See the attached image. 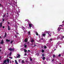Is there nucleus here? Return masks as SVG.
<instances>
[{
    "instance_id": "f257e3e1",
    "label": "nucleus",
    "mask_w": 64,
    "mask_h": 64,
    "mask_svg": "<svg viewBox=\"0 0 64 64\" xmlns=\"http://www.w3.org/2000/svg\"><path fill=\"white\" fill-rule=\"evenodd\" d=\"M60 27H59L58 28V31H60V30L62 29L61 31H64V29L62 28V27H63V25H60L59 26Z\"/></svg>"
},
{
    "instance_id": "0eeeda50",
    "label": "nucleus",
    "mask_w": 64,
    "mask_h": 64,
    "mask_svg": "<svg viewBox=\"0 0 64 64\" xmlns=\"http://www.w3.org/2000/svg\"><path fill=\"white\" fill-rule=\"evenodd\" d=\"M2 23H3L2 22H0V27L2 26Z\"/></svg>"
},
{
    "instance_id": "603ef678",
    "label": "nucleus",
    "mask_w": 64,
    "mask_h": 64,
    "mask_svg": "<svg viewBox=\"0 0 64 64\" xmlns=\"http://www.w3.org/2000/svg\"><path fill=\"white\" fill-rule=\"evenodd\" d=\"M6 14H4L5 16V15H6Z\"/></svg>"
},
{
    "instance_id": "f8f14e48",
    "label": "nucleus",
    "mask_w": 64,
    "mask_h": 64,
    "mask_svg": "<svg viewBox=\"0 0 64 64\" xmlns=\"http://www.w3.org/2000/svg\"><path fill=\"white\" fill-rule=\"evenodd\" d=\"M42 37H44V36H46V34H42Z\"/></svg>"
},
{
    "instance_id": "a19ab883",
    "label": "nucleus",
    "mask_w": 64,
    "mask_h": 64,
    "mask_svg": "<svg viewBox=\"0 0 64 64\" xmlns=\"http://www.w3.org/2000/svg\"><path fill=\"white\" fill-rule=\"evenodd\" d=\"M37 55H38V56L39 55V54L38 53V54H37Z\"/></svg>"
},
{
    "instance_id": "8fccbe9b",
    "label": "nucleus",
    "mask_w": 64,
    "mask_h": 64,
    "mask_svg": "<svg viewBox=\"0 0 64 64\" xmlns=\"http://www.w3.org/2000/svg\"><path fill=\"white\" fill-rule=\"evenodd\" d=\"M10 63H11V61H10Z\"/></svg>"
},
{
    "instance_id": "4c0bfd02",
    "label": "nucleus",
    "mask_w": 64,
    "mask_h": 64,
    "mask_svg": "<svg viewBox=\"0 0 64 64\" xmlns=\"http://www.w3.org/2000/svg\"><path fill=\"white\" fill-rule=\"evenodd\" d=\"M54 59H53V60H52V62H53V61H54Z\"/></svg>"
},
{
    "instance_id": "72a5a7b5",
    "label": "nucleus",
    "mask_w": 64,
    "mask_h": 64,
    "mask_svg": "<svg viewBox=\"0 0 64 64\" xmlns=\"http://www.w3.org/2000/svg\"><path fill=\"white\" fill-rule=\"evenodd\" d=\"M13 42V41H12L11 42H10V43L11 44H12V42Z\"/></svg>"
},
{
    "instance_id": "412c9836",
    "label": "nucleus",
    "mask_w": 64,
    "mask_h": 64,
    "mask_svg": "<svg viewBox=\"0 0 64 64\" xmlns=\"http://www.w3.org/2000/svg\"><path fill=\"white\" fill-rule=\"evenodd\" d=\"M42 59L44 60H45V57H44L42 58Z\"/></svg>"
},
{
    "instance_id": "f03ea898",
    "label": "nucleus",
    "mask_w": 64,
    "mask_h": 64,
    "mask_svg": "<svg viewBox=\"0 0 64 64\" xmlns=\"http://www.w3.org/2000/svg\"><path fill=\"white\" fill-rule=\"evenodd\" d=\"M59 39V38H60V40H63V39L64 38V36H58L57 37Z\"/></svg>"
},
{
    "instance_id": "b1692460",
    "label": "nucleus",
    "mask_w": 64,
    "mask_h": 64,
    "mask_svg": "<svg viewBox=\"0 0 64 64\" xmlns=\"http://www.w3.org/2000/svg\"><path fill=\"white\" fill-rule=\"evenodd\" d=\"M55 55H53V58H55Z\"/></svg>"
},
{
    "instance_id": "680f3d73",
    "label": "nucleus",
    "mask_w": 64,
    "mask_h": 64,
    "mask_svg": "<svg viewBox=\"0 0 64 64\" xmlns=\"http://www.w3.org/2000/svg\"><path fill=\"white\" fill-rule=\"evenodd\" d=\"M56 50V49H54V50Z\"/></svg>"
},
{
    "instance_id": "5fc2aeb1",
    "label": "nucleus",
    "mask_w": 64,
    "mask_h": 64,
    "mask_svg": "<svg viewBox=\"0 0 64 64\" xmlns=\"http://www.w3.org/2000/svg\"><path fill=\"white\" fill-rule=\"evenodd\" d=\"M1 4H0V6H1Z\"/></svg>"
},
{
    "instance_id": "c85d7f7f",
    "label": "nucleus",
    "mask_w": 64,
    "mask_h": 64,
    "mask_svg": "<svg viewBox=\"0 0 64 64\" xmlns=\"http://www.w3.org/2000/svg\"><path fill=\"white\" fill-rule=\"evenodd\" d=\"M2 21H4V20H4V18H2Z\"/></svg>"
},
{
    "instance_id": "dca6fc26",
    "label": "nucleus",
    "mask_w": 64,
    "mask_h": 64,
    "mask_svg": "<svg viewBox=\"0 0 64 64\" xmlns=\"http://www.w3.org/2000/svg\"><path fill=\"white\" fill-rule=\"evenodd\" d=\"M28 35H30L31 34V32L30 31H28Z\"/></svg>"
},
{
    "instance_id": "423d86ee",
    "label": "nucleus",
    "mask_w": 64,
    "mask_h": 64,
    "mask_svg": "<svg viewBox=\"0 0 64 64\" xmlns=\"http://www.w3.org/2000/svg\"><path fill=\"white\" fill-rule=\"evenodd\" d=\"M6 62L7 60H5L4 61L3 63L2 64H5V63H6Z\"/></svg>"
},
{
    "instance_id": "cd10ccee",
    "label": "nucleus",
    "mask_w": 64,
    "mask_h": 64,
    "mask_svg": "<svg viewBox=\"0 0 64 64\" xmlns=\"http://www.w3.org/2000/svg\"><path fill=\"white\" fill-rule=\"evenodd\" d=\"M24 46V47L25 48H26V47H27V45H25Z\"/></svg>"
},
{
    "instance_id": "a18cd8bd",
    "label": "nucleus",
    "mask_w": 64,
    "mask_h": 64,
    "mask_svg": "<svg viewBox=\"0 0 64 64\" xmlns=\"http://www.w3.org/2000/svg\"><path fill=\"white\" fill-rule=\"evenodd\" d=\"M28 52H30V50H28Z\"/></svg>"
},
{
    "instance_id": "20e7f679",
    "label": "nucleus",
    "mask_w": 64,
    "mask_h": 64,
    "mask_svg": "<svg viewBox=\"0 0 64 64\" xmlns=\"http://www.w3.org/2000/svg\"><path fill=\"white\" fill-rule=\"evenodd\" d=\"M28 25H29L30 28H31V27L33 26V24H29Z\"/></svg>"
},
{
    "instance_id": "6e6d98bb",
    "label": "nucleus",
    "mask_w": 64,
    "mask_h": 64,
    "mask_svg": "<svg viewBox=\"0 0 64 64\" xmlns=\"http://www.w3.org/2000/svg\"><path fill=\"white\" fill-rule=\"evenodd\" d=\"M7 15H8V14L7 13Z\"/></svg>"
},
{
    "instance_id": "69168bd1",
    "label": "nucleus",
    "mask_w": 64,
    "mask_h": 64,
    "mask_svg": "<svg viewBox=\"0 0 64 64\" xmlns=\"http://www.w3.org/2000/svg\"><path fill=\"white\" fill-rule=\"evenodd\" d=\"M48 34H49V33H48Z\"/></svg>"
},
{
    "instance_id": "f704fd0d",
    "label": "nucleus",
    "mask_w": 64,
    "mask_h": 64,
    "mask_svg": "<svg viewBox=\"0 0 64 64\" xmlns=\"http://www.w3.org/2000/svg\"><path fill=\"white\" fill-rule=\"evenodd\" d=\"M30 61H32V58H30Z\"/></svg>"
},
{
    "instance_id": "2f4dec72",
    "label": "nucleus",
    "mask_w": 64,
    "mask_h": 64,
    "mask_svg": "<svg viewBox=\"0 0 64 64\" xmlns=\"http://www.w3.org/2000/svg\"><path fill=\"white\" fill-rule=\"evenodd\" d=\"M50 41H52V39L50 38Z\"/></svg>"
},
{
    "instance_id": "39448f33",
    "label": "nucleus",
    "mask_w": 64,
    "mask_h": 64,
    "mask_svg": "<svg viewBox=\"0 0 64 64\" xmlns=\"http://www.w3.org/2000/svg\"><path fill=\"white\" fill-rule=\"evenodd\" d=\"M17 55H18V56H16V58H20V55L19 54H17Z\"/></svg>"
},
{
    "instance_id": "6ab92c4d",
    "label": "nucleus",
    "mask_w": 64,
    "mask_h": 64,
    "mask_svg": "<svg viewBox=\"0 0 64 64\" xmlns=\"http://www.w3.org/2000/svg\"><path fill=\"white\" fill-rule=\"evenodd\" d=\"M36 35H37V36L39 35V34H38V32H36Z\"/></svg>"
},
{
    "instance_id": "5701e85b",
    "label": "nucleus",
    "mask_w": 64,
    "mask_h": 64,
    "mask_svg": "<svg viewBox=\"0 0 64 64\" xmlns=\"http://www.w3.org/2000/svg\"><path fill=\"white\" fill-rule=\"evenodd\" d=\"M12 54V52H11L10 53V55H11Z\"/></svg>"
},
{
    "instance_id": "1a4fd4ad",
    "label": "nucleus",
    "mask_w": 64,
    "mask_h": 64,
    "mask_svg": "<svg viewBox=\"0 0 64 64\" xmlns=\"http://www.w3.org/2000/svg\"><path fill=\"white\" fill-rule=\"evenodd\" d=\"M7 61L8 62V63H9V61H10V60L9 59H8L7 60Z\"/></svg>"
},
{
    "instance_id": "7ed1b4c3",
    "label": "nucleus",
    "mask_w": 64,
    "mask_h": 64,
    "mask_svg": "<svg viewBox=\"0 0 64 64\" xmlns=\"http://www.w3.org/2000/svg\"><path fill=\"white\" fill-rule=\"evenodd\" d=\"M9 50L10 51H14V48L12 49L11 48H10L9 49Z\"/></svg>"
},
{
    "instance_id": "473e14b6",
    "label": "nucleus",
    "mask_w": 64,
    "mask_h": 64,
    "mask_svg": "<svg viewBox=\"0 0 64 64\" xmlns=\"http://www.w3.org/2000/svg\"><path fill=\"white\" fill-rule=\"evenodd\" d=\"M15 63H18L17 62V60H15Z\"/></svg>"
},
{
    "instance_id": "e2e57ef3",
    "label": "nucleus",
    "mask_w": 64,
    "mask_h": 64,
    "mask_svg": "<svg viewBox=\"0 0 64 64\" xmlns=\"http://www.w3.org/2000/svg\"><path fill=\"white\" fill-rule=\"evenodd\" d=\"M0 60H1V58L0 57Z\"/></svg>"
},
{
    "instance_id": "c756f323",
    "label": "nucleus",
    "mask_w": 64,
    "mask_h": 64,
    "mask_svg": "<svg viewBox=\"0 0 64 64\" xmlns=\"http://www.w3.org/2000/svg\"><path fill=\"white\" fill-rule=\"evenodd\" d=\"M5 16L4 15V16H2V17L3 18H4V17H5Z\"/></svg>"
},
{
    "instance_id": "ea45409f",
    "label": "nucleus",
    "mask_w": 64,
    "mask_h": 64,
    "mask_svg": "<svg viewBox=\"0 0 64 64\" xmlns=\"http://www.w3.org/2000/svg\"><path fill=\"white\" fill-rule=\"evenodd\" d=\"M58 56H59V57H60V56H61V54H59L58 55Z\"/></svg>"
},
{
    "instance_id": "052dcab7",
    "label": "nucleus",
    "mask_w": 64,
    "mask_h": 64,
    "mask_svg": "<svg viewBox=\"0 0 64 64\" xmlns=\"http://www.w3.org/2000/svg\"><path fill=\"white\" fill-rule=\"evenodd\" d=\"M5 64H7V63H5Z\"/></svg>"
},
{
    "instance_id": "37998d69",
    "label": "nucleus",
    "mask_w": 64,
    "mask_h": 64,
    "mask_svg": "<svg viewBox=\"0 0 64 64\" xmlns=\"http://www.w3.org/2000/svg\"><path fill=\"white\" fill-rule=\"evenodd\" d=\"M15 36L16 38H17V35H15Z\"/></svg>"
},
{
    "instance_id": "9d476101",
    "label": "nucleus",
    "mask_w": 64,
    "mask_h": 64,
    "mask_svg": "<svg viewBox=\"0 0 64 64\" xmlns=\"http://www.w3.org/2000/svg\"><path fill=\"white\" fill-rule=\"evenodd\" d=\"M4 43V42L3 41V40H2L1 41V42H0V44H3Z\"/></svg>"
},
{
    "instance_id": "f3484780",
    "label": "nucleus",
    "mask_w": 64,
    "mask_h": 64,
    "mask_svg": "<svg viewBox=\"0 0 64 64\" xmlns=\"http://www.w3.org/2000/svg\"><path fill=\"white\" fill-rule=\"evenodd\" d=\"M34 40H31V42H32V43H33V42H34Z\"/></svg>"
},
{
    "instance_id": "79ce46f5",
    "label": "nucleus",
    "mask_w": 64,
    "mask_h": 64,
    "mask_svg": "<svg viewBox=\"0 0 64 64\" xmlns=\"http://www.w3.org/2000/svg\"><path fill=\"white\" fill-rule=\"evenodd\" d=\"M41 40H43V38H42L41 39Z\"/></svg>"
},
{
    "instance_id": "e433bc0d",
    "label": "nucleus",
    "mask_w": 64,
    "mask_h": 64,
    "mask_svg": "<svg viewBox=\"0 0 64 64\" xmlns=\"http://www.w3.org/2000/svg\"><path fill=\"white\" fill-rule=\"evenodd\" d=\"M35 46H36V45H34V46L33 47H35Z\"/></svg>"
},
{
    "instance_id": "2eb2a0df",
    "label": "nucleus",
    "mask_w": 64,
    "mask_h": 64,
    "mask_svg": "<svg viewBox=\"0 0 64 64\" xmlns=\"http://www.w3.org/2000/svg\"><path fill=\"white\" fill-rule=\"evenodd\" d=\"M18 27V26L17 25H15L14 26V27L16 28V29H17Z\"/></svg>"
},
{
    "instance_id": "7c9ffc66",
    "label": "nucleus",
    "mask_w": 64,
    "mask_h": 64,
    "mask_svg": "<svg viewBox=\"0 0 64 64\" xmlns=\"http://www.w3.org/2000/svg\"><path fill=\"white\" fill-rule=\"evenodd\" d=\"M22 63H24V60H22Z\"/></svg>"
},
{
    "instance_id": "864d4df0",
    "label": "nucleus",
    "mask_w": 64,
    "mask_h": 64,
    "mask_svg": "<svg viewBox=\"0 0 64 64\" xmlns=\"http://www.w3.org/2000/svg\"><path fill=\"white\" fill-rule=\"evenodd\" d=\"M1 49H0V52H1Z\"/></svg>"
},
{
    "instance_id": "aec40b11",
    "label": "nucleus",
    "mask_w": 64,
    "mask_h": 64,
    "mask_svg": "<svg viewBox=\"0 0 64 64\" xmlns=\"http://www.w3.org/2000/svg\"><path fill=\"white\" fill-rule=\"evenodd\" d=\"M44 49H46L47 48V46H44Z\"/></svg>"
},
{
    "instance_id": "a878e982",
    "label": "nucleus",
    "mask_w": 64,
    "mask_h": 64,
    "mask_svg": "<svg viewBox=\"0 0 64 64\" xmlns=\"http://www.w3.org/2000/svg\"><path fill=\"white\" fill-rule=\"evenodd\" d=\"M57 45H60V43H59V42H58L57 43Z\"/></svg>"
},
{
    "instance_id": "de8ad7c7",
    "label": "nucleus",
    "mask_w": 64,
    "mask_h": 64,
    "mask_svg": "<svg viewBox=\"0 0 64 64\" xmlns=\"http://www.w3.org/2000/svg\"><path fill=\"white\" fill-rule=\"evenodd\" d=\"M24 55L26 56V55H27V54H24Z\"/></svg>"
},
{
    "instance_id": "338daca9",
    "label": "nucleus",
    "mask_w": 64,
    "mask_h": 64,
    "mask_svg": "<svg viewBox=\"0 0 64 64\" xmlns=\"http://www.w3.org/2000/svg\"><path fill=\"white\" fill-rule=\"evenodd\" d=\"M7 54H5V55H6Z\"/></svg>"
},
{
    "instance_id": "4d7b16f0",
    "label": "nucleus",
    "mask_w": 64,
    "mask_h": 64,
    "mask_svg": "<svg viewBox=\"0 0 64 64\" xmlns=\"http://www.w3.org/2000/svg\"><path fill=\"white\" fill-rule=\"evenodd\" d=\"M16 64H18V62H17V63H16Z\"/></svg>"
},
{
    "instance_id": "bb28decb",
    "label": "nucleus",
    "mask_w": 64,
    "mask_h": 64,
    "mask_svg": "<svg viewBox=\"0 0 64 64\" xmlns=\"http://www.w3.org/2000/svg\"><path fill=\"white\" fill-rule=\"evenodd\" d=\"M42 57H44V54H42Z\"/></svg>"
},
{
    "instance_id": "3c124183",
    "label": "nucleus",
    "mask_w": 64,
    "mask_h": 64,
    "mask_svg": "<svg viewBox=\"0 0 64 64\" xmlns=\"http://www.w3.org/2000/svg\"><path fill=\"white\" fill-rule=\"evenodd\" d=\"M2 38V37H1V36H0V38Z\"/></svg>"
},
{
    "instance_id": "0e129e2a",
    "label": "nucleus",
    "mask_w": 64,
    "mask_h": 64,
    "mask_svg": "<svg viewBox=\"0 0 64 64\" xmlns=\"http://www.w3.org/2000/svg\"><path fill=\"white\" fill-rule=\"evenodd\" d=\"M1 48V47H0V49Z\"/></svg>"
},
{
    "instance_id": "ddd939ff",
    "label": "nucleus",
    "mask_w": 64,
    "mask_h": 64,
    "mask_svg": "<svg viewBox=\"0 0 64 64\" xmlns=\"http://www.w3.org/2000/svg\"><path fill=\"white\" fill-rule=\"evenodd\" d=\"M7 36V34H6V33H5V34L4 35V38H6V36Z\"/></svg>"
},
{
    "instance_id": "774afa93",
    "label": "nucleus",
    "mask_w": 64,
    "mask_h": 64,
    "mask_svg": "<svg viewBox=\"0 0 64 64\" xmlns=\"http://www.w3.org/2000/svg\"><path fill=\"white\" fill-rule=\"evenodd\" d=\"M43 47H42V48H43Z\"/></svg>"
},
{
    "instance_id": "c03bdc74",
    "label": "nucleus",
    "mask_w": 64,
    "mask_h": 64,
    "mask_svg": "<svg viewBox=\"0 0 64 64\" xmlns=\"http://www.w3.org/2000/svg\"><path fill=\"white\" fill-rule=\"evenodd\" d=\"M33 44H31V46H32V45H33Z\"/></svg>"
},
{
    "instance_id": "6e6552de",
    "label": "nucleus",
    "mask_w": 64,
    "mask_h": 64,
    "mask_svg": "<svg viewBox=\"0 0 64 64\" xmlns=\"http://www.w3.org/2000/svg\"><path fill=\"white\" fill-rule=\"evenodd\" d=\"M27 41H28V38H26L25 39L24 42H27Z\"/></svg>"
},
{
    "instance_id": "58836bf2",
    "label": "nucleus",
    "mask_w": 64,
    "mask_h": 64,
    "mask_svg": "<svg viewBox=\"0 0 64 64\" xmlns=\"http://www.w3.org/2000/svg\"><path fill=\"white\" fill-rule=\"evenodd\" d=\"M8 24H10V22H8Z\"/></svg>"
},
{
    "instance_id": "c9c22d12",
    "label": "nucleus",
    "mask_w": 64,
    "mask_h": 64,
    "mask_svg": "<svg viewBox=\"0 0 64 64\" xmlns=\"http://www.w3.org/2000/svg\"><path fill=\"white\" fill-rule=\"evenodd\" d=\"M2 28L3 29H4L5 28V27L4 26H2Z\"/></svg>"
},
{
    "instance_id": "bf43d9fd",
    "label": "nucleus",
    "mask_w": 64,
    "mask_h": 64,
    "mask_svg": "<svg viewBox=\"0 0 64 64\" xmlns=\"http://www.w3.org/2000/svg\"><path fill=\"white\" fill-rule=\"evenodd\" d=\"M9 54H8L7 55V56H9Z\"/></svg>"
},
{
    "instance_id": "393cba45",
    "label": "nucleus",
    "mask_w": 64,
    "mask_h": 64,
    "mask_svg": "<svg viewBox=\"0 0 64 64\" xmlns=\"http://www.w3.org/2000/svg\"><path fill=\"white\" fill-rule=\"evenodd\" d=\"M27 52V50L26 49H24V52Z\"/></svg>"
},
{
    "instance_id": "49530a36",
    "label": "nucleus",
    "mask_w": 64,
    "mask_h": 64,
    "mask_svg": "<svg viewBox=\"0 0 64 64\" xmlns=\"http://www.w3.org/2000/svg\"><path fill=\"white\" fill-rule=\"evenodd\" d=\"M10 58H11V59H12V57H10Z\"/></svg>"
},
{
    "instance_id": "4468645a",
    "label": "nucleus",
    "mask_w": 64,
    "mask_h": 64,
    "mask_svg": "<svg viewBox=\"0 0 64 64\" xmlns=\"http://www.w3.org/2000/svg\"><path fill=\"white\" fill-rule=\"evenodd\" d=\"M6 42H10V40L7 39L6 40Z\"/></svg>"
},
{
    "instance_id": "13d9d810",
    "label": "nucleus",
    "mask_w": 64,
    "mask_h": 64,
    "mask_svg": "<svg viewBox=\"0 0 64 64\" xmlns=\"http://www.w3.org/2000/svg\"><path fill=\"white\" fill-rule=\"evenodd\" d=\"M64 21H63V22H62V23H64Z\"/></svg>"
},
{
    "instance_id": "4be33fe9",
    "label": "nucleus",
    "mask_w": 64,
    "mask_h": 64,
    "mask_svg": "<svg viewBox=\"0 0 64 64\" xmlns=\"http://www.w3.org/2000/svg\"><path fill=\"white\" fill-rule=\"evenodd\" d=\"M22 29H25V27H24V26H22Z\"/></svg>"
},
{
    "instance_id": "a211bd4d",
    "label": "nucleus",
    "mask_w": 64,
    "mask_h": 64,
    "mask_svg": "<svg viewBox=\"0 0 64 64\" xmlns=\"http://www.w3.org/2000/svg\"><path fill=\"white\" fill-rule=\"evenodd\" d=\"M44 50H42V53H44Z\"/></svg>"
},
{
    "instance_id": "9b49d317",
    "label": "nucleus",
    "mask_w": 64,
    "mask_h": 64,
    "mask_svg": "<svg viewBox=\"0 0 64 64\" xmlns=\"http://www.w3.org/2000/svg\"><path fill=\"white\" fill-rule=\"evenodd\" d=\"M8 30H10V26H9L8 25Z\"/></svg>"
},
{
    "instance_id": "09e8293b",
    "label": "nucleus",
    "mask_w": 64,
    "mask_h": 64,
    "mask_svg": "<svg viewBox=\"0 0 64 64\" xmlns=\"http://www.w3.org/2000/svg\"><path fill=\"white\" fill-rule=\"evenodd\" d=\"M50 36H51V35L50 34H49Z\"/></svg>"
}]
</instances>
